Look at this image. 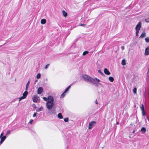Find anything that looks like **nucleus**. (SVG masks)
I'll use <instances>...</instances> for the list:
<instances>
[{"instance_id": "f257e3e1", "label": "nucleus", "mask_w": 149, "mask_h": 149, "mask_svg": "<svg viewBox=\"0 0 149 149\" xmlns=\"http://www.w3.org/2000/svg\"><path fill=\"white\" fill-rule=\"evenodd\" d=\"M48 100L47 102L46 105L47 108L48 109V113L50 114L54 113V110L52 109L54 104V98L53 97L49 96L48 97Z\"/></svg>"}, {"instance_id": "f03ea898", "label": "nucleus", "mask_w": 149, "mask_h": 149, "mask_svg": "<svg viewBox=\"0 0 149 149\" xmlns=\"http://www.w3.org/2000/svg\"><path fill=\"white\" fill-rule=\"evenodd\" d=\"M82 77L85 81L87 82L92 83L93 84H97V82H99L100 81V79L97 78L94 79L86 74L83 75Z\"/></svg>"}, {"instance_id": "7ed1b4c3", "label": "nucleus", "mask_w": 149, "mask_h": 149, "mask_svg": "<svg viewBox=\"0 0 149 149\" xmlns=\"http://www.w3.org/2000/svg\"><path fill=\"white\" fill-rule=\"evenodd\" d=\"M96 122L95 121H92L89 122L88 124V129L90 130L94 127L96 124Z\"/></svg>"}, {"instance_id": "20e7f679", "label": "nucleus", "mask_w": 149, "mask_h": 149, "mask_svg": "<svg viewBox=\"0 0 149 149\" xmlns=\"http://www.w3.org/2000/svg\"><path fill=\"white\" fill-rule=\"evenodd\" d=\"M3 134V132H2L0 136V138H1V140L0 142V144H2L6 138V136H4L2 137Z\"/></svg>"}, {"instance_id": "39448f33", "label": "nucleus", "mask_w": 149, "mask_h": 149, "mask_svg": "<svg viewBox=\"0 0 149 149\" xmlns=\"http://www.w3.org/2000/svg\"><path fill=\"white\" fill-rule=\"evenodd\" d=\"M141 22H139V23L136 25V30H138L139 31L141 27Z\"/></svg>"}, {"instance_id": "423d86ee", "label": "nucleus", "mask_w": 149, "mask_h": 149, "mask_svg": "<svg viewBox=\"0 0 149 149\" xmlns=\"http://www.w3.org/2000/svg\"><path fill=\"white\" fill-rule=\"evenodd\" d=\"M32 100L33 102H37V95H34L32 97Z\"/></svg>"}, {"instance_id": "0eeeda50", "label": "nucleus", "mask_w": 149, "mask_h": 149, "mask_svg": "<svg viewBox=\"0 0 149 149\" xmlns=\"http://www.w3.org/2000/svg\"><path fill=\"white\" fill-rule=\"evenodd\" d=\"M145 54L147 55L149 54V46L146 48L145 50Z\"/></svg>"}, {"instance_id": "6e6552de", "label": "nucleus", "mask_w": 149, "mask_h": 149, "mask_svg": "<svg viewBox=\"0 0 149 149\" xmlns=\"http://www.w3.org/2000/svg\"><path fill=\"white\" fill-rule=\"evenodd\" d=\"M43 91V88L41 87H39L38 88V94H41Z\"/></svg>"}, {"instance_id": "1a4fd4ad", "label": "nucleus", "mask_w": 149, "mask_h": 149, "mask_svg": "<svg viewBox=\"0 0 149 149\" xmlns=\"http://www.w3.org/2000/svg\"><path fill=\"white\" fill-rule=\"evenodd\" d=\"M104 72L105 74L108 75H109L110 74V72L107 68H105L104 69Z\"/></svg>"}, {"instance_id": "9d476101", "label": "nucleus", "mask_w": 149, "mask_h": 149, "mask_svg": "<svg viewBox=\"0 0 149 149\" xmlns=\"http://www.w3.org/2000/svg\"><path fill=\"white\" fill-rule=\"evenodd\" d=\"M30 82V80H29L28 81L27 84H26V88H25L26 91H27L28 90L29 86V85Z\"/></svg>"}, {"instance_id": "9b49d317", "label": "nucleus", "mask_w": 149, "mask_h": 149, "mask_svg": "<svg viewBox=\"0 0 149 149\" xmlns=\"http://www.w3.org/2000/svg\"><path fill=\"white\" fill-rule=\"evenodd\" d=\"M146 36V33L145 31H143L142 34H141L140 36V38H143L144 37H145Z\"/></svg>"}, {"instance_id": "f8f14e48", "label": "nucleus", "mask_w": 149, "mask_h": 149, "mask_svg": "<svg viewBox=\"0 0 149 149\" xmlns=\"http://www.w3.org/2000/svg\"><path fill=\"white\" fill-rule=\"evenodd\" d=\"M28 94V92L27 91H25L23 94V96L25 97L26 98V97H27V95Z\"/></svg>"}, {"instance_id": "ddd939ff", "label": "nucleus", "mask_w": 149, "mask_h": 149, "mask_svg": "<svg viewBox=\"0 0 149 149\" xmlns=\"http://www.w3.org/2000/svg\"><path fill=\"white\" fill-rule=\"evenodd\" d=\"M62 13L63 15V16L64 17H66L67 15V13L64 10H62Z\"/></svg>"}, {"instance_id": "4468645a", "label": "nucleus", "mask_w": 149, "mask_h": 149, "mask_svg": "<svg viewBox=\"0 0 149 149\" xmlns=\"http://www.w3.org/2000/svg\"><path fill=\"white\" fill-rule=\"evenodd\" d=\"M46 20L45 19H42L41 21V23L42 24H44L46 23Z\"/></svg>"}, {"instance_id": "2eb2a0df", "label": "nucleus", "mask_w": 149, "mask_h": 149, "mask_svg": "<svg viewBox=\"0 0 149 149\" xmlns=\"http://www.w3.org/2000/svg\"><path fill=\"white\" fill-rule=\"evenodd\" d=\"M58 117L60 119H62L63 116L61 113H59L58 115Z\"/></svg>"}, {"instance_id": "dca6fc26", "label": "nucleus", "mask_w": 149, "mask_h": 149, "mask_svg": "<svg viewBox=\"0 0 149 149\" xmlns=\"http://www.w3.org/2000/svg\"><path fill=\"white\" fill-rule=\"evenodd\" d=\"M72 84H71V85L69 86L68 88H67L64 91V93H67L69 90V89L70 88L71 86V85Z\"/></svg>"}, {"instance_id": "f3484780", "label": "nucleus", "mask_w": 149, "mask_h": 149, "mask_svg": "<svg viewBox=\"0 0 149 149\" xmlns=\"http://www.w3.org/2000/svg\"><path fill=\"white\" fill-rule=\"evenodd\" d=\"M109 79L111 82H113L114 80L113 78L111 77H109Z\"/></svg>"}, {"instance_id": "a211bd4d", "label": "nucleus", "mask_w": 149, "mask_h": 149, "mask_svg": "<svg viewBox=\"0 0 149 149\" xmlns=\"http://www.w3.org/2000/svg\"><path fill=\"white\" fill-rule=\"evenodd\" d=\"M142 111V114L143 116H145L146 115V113L144 111V109L143 110H141Z\"/></svg>"}, {"instance_id": "6ab92c4d", "label": "nucleus", "mask_w": 149, "mask_h": 149, "mask_svg": "<svg viewBox=\"0 0 149 149\" xmlns=\"http://www.w3.org/2000/svg\"><path fill=\"white\" fill-rule=\"evenodd\" d=\"M121 64L123 65H125L126 64L125 61V59H123L122 61Z\"/></svg>"}, {"instance_id": "aec40b11", "label": "nucleus", "mask_w": 149, "mask_h": 149, "mask_svg": "<svg viewBox=\"0 0 149 149\" xmlns=\"http://www.w3.org/2000/svg\"><path fill=\"white\" fill-rule=\"evenodd\" d=\"M65 93H64V92L61 95L60 97L61 98H63L64 97L65 95Z\"/></svg>"}, {"instance_id": "412c9836", "label": "nucleus", "mask_w": 149, "mask_h": 149, "mask_svg": "<svg viewBox=\"0 0 149 149\" xmlns=\"http://www.w3.org/2000/svg\"><path fill=\"white\" fill-rule=\"evenodd\" d=\"M25 98H26L25 97H24L23 96H22V97H19L18 98V99H19V102L20 101L24 99Z\"/></svg>"}, {"instance_id": "4be33fe9", "label": "nucleus", "mask_w": 149, "mask_h": 149, "mask_svg": "<svg viewBox=\"0 0 149 149\" xmlns=\"http://www.w3.org/2000/svg\"><path fill=\"white\" fill-rule=\"evenodd\" d=\"M146 129L145 127H142L141 128V131L142 132H143L144 133H145L146 131Z\"/></svg>"}, {"instance_id": "5701e85b", "label": "nucleus", "mask_w": 149, "mask_h": 149, "mask_svg": "<svg viewBox=\"0 0 149 149\" xmlns=\"http://www.w3.org/2000/svg\"><path fill=\"white\" fill-rule=\"evenodd\" d=\"M145 39L146 42H149V37H147Z\"/></svg>"}, {"instance_id": "b1692460", "label": "nucleus", "mask_w": 149, "mask_h": 149, "mask_svg": "<svg viewBox=\"0 0 149 149\" xmlns=\"http://www.w3.org/2000/svg\"><path fill=\"white\" fill-rule=\"evenodd\" d=\"M88 53V51H85L83 52V55L85 56L86 54H87Z\"/></svg>"}, {"instance_id": "393cba45", "label": "nucleus", "mask_w": 149, "mask_h": 149, "mask_svg": "<svg viewBox=\"0 0 149 149\" xmlns=\"http://www.w3.org/2000/svg\"><path fill=\"white\" fill-rule=\"evenodd\" d=\"M137 89L136 88H134L133 89V92L134 94L136 93Z\"/></svg>"}, {"instance_id": "a878e982", "label": "nucleus", "mask_w": 149, "mask_h": 149, "mask_svg": "<svg viewBox=\"0 0 149 149\" xmlns=\"http://www.w3.org/2000/svg\"><path fill=\"white\" fill-rule=\"evenodd\" d=\"M141 110H143L144 109V107L143 104L141 105Z\"/></svg>"}, {"instance_id": "bb28decb", "label": "nucleus", "mask_w": 149, "mask_h": 149, "mask_svg": "<svg viewBox=\"0 0 149 149\" xmlns=\"http://www.w3.org/2000/svg\"><path fill=\"white\" fill-rule=\"evenodd\" d=\"M98 72L99 73L101 74L102 75H104V74L100 70H98Z\"/></svg>"}, {"instance_id": "cd10ccee", "label": "nucleus", "mask_w": 149, "mask_h": 149, "mask_svg": "<svg viewBox=\"0 0 149 149\" xmlns=\"http://www.w3.org/2000/svg\"><path fill=\"white\" fill-rule=\"evenodd\" d=\"M64 121L65 122H67L68 121V118H65V119H64Z\"/></svg>"}, {"instance_id": "c85d7f7f", "label": "nucleus", "mask_w": 149, "mask_h": 149, "mask_svg": "<svg viewBox=\"0 0 149 149\" xmlns=\"http://www.w3.org/2000/svg\"><path fill=\"white\" fill-rule=\"evenodd\" d=\"M10 131L9 130L7 131V133L6 134V136H7L10 133Z\"/></svg>"}, {"instance_id": "c756f323", "label": "nucleus", "mask_w": 149, "mask_h": 149, "mask_svg": "<svg viewBox=\"0 0 149 149\" xmlns=\"http://www.w3.org/2000/svg\"><path fill=\"white\" fill-rule=\"evenodd\" d=\"M43 99L45 101H47L48 100V98H46V97H43Z\"/></svg>"}, {"instance_id": "7c9ffc66", "label": "nucleus", "mask_w": 149, "mask_h": 149, "mask_svg": "<svg viewBox=\"0 0 149 149\" xmlns=\"http://www.w3.org/2000/svg\"><path fill=\"white\" fill-rule=\"evenodd\" d=\"M33 120H32V119H31V120L29 123V124H31L32 123H33Z\"/></svg>"}, {"instance_id": "2f4dec72", "label": "nucleus", "mask_w": 149, "mask_h": 149, "mask_svg": "<svg viewBox=\"0 0 149 149\" xmlns=\"http://www.w3.org/2000/svg\"><path fill=\"white\" fill-rule=\"evenodd\" d=\"M49 64H47L45 67V69H47V68H48V67L49 66Z\"/></svg>"}, {"instance_id": "473e14b6", "label": "nucleus", "mask_w": 149, "mask_h": 149, "mask_svg": "<svg viewBox=\"0 0 149 149\" xmlns=\"http://www.w3.org/2000/svg\"><path fill=\"white\" fill-rule=\"evenodd\" d=\"M32 106L34 108H36V105L35 104H32Z\"/></svg>"}, {"instance_id": "72a5a7b5", "label": "nucleus", "mask_w": 149, "mask_h": 149, "mask_svg": "<svg viewBox=\"0 0 149 149\" xmlns=\"http://www.w3.org/2000/svg\"><path fill=\"white\" fill-rule=\"evenodd\" d=\"M40 73L38 74V79L40 77Z\"/></svg>"}, {"instance_id": "f704fd0d", "label": "nucleus", "mask_w": 149, "mask_h": 149, "mask_svg": "<svg viewBox=\"0 0 149 149\" xmlns=\"http://www.w3.org/2000/svg\"><path fill=\"white\" fill-rule=\"evenodd\" d=\"M36 114H37L36 113H35L33 115V117H36Z\"/></svg>"}, {"instance_id": "c9c22d12", "label": "nucleus", "mask_w": 149, "mask_h": 149, "mask_svg": "<svg viewBox=\"0 0 149 149\" xmlns=\"http://www.w3.org/2000/svg\"><path fill=\"white\" fill-rule=\"evenodd\" d=\"M121 48L123 50L125 49L124 47L123 46H121Z\"/></svg>"}, {"instance_id": "e433bc0d", "label": "nucleus", "mask_w": 149, "mask_h": 149, "mask_svg": "<svg viewBox=\"0 0 149 149\" xmlns=\"http://www.w3.org/2000/svg\"><path fill=\"white\" fill-rule=\"evenodd\" d=\"M136 30V33H139V31L138 30Z\"/></svg>"}, {"instance_id": "4c0bfd02", "label": "nucleus", "mask_w": 149, "mask_h": 149, "mask_svg": "<svg viewBox=\"0 0 149 149\" xmlns=\"http://www.w3.org/2000/svg\"><path fill=\"white\" fill-rule=\"evenodd\" d=\"M80 25L81 26H85V25L84 24H81Z\"/></svg>"}, {"instance_id": "58836bf2", "label": "nucleus", "mask_w": 149, "mask_h": 149, "mask_svg": "<svg viewBox=\"0 0 149 149\" xmlns=\"http://www.w3.org/2000/svg\"><path fill=\"white\" fill-rule=\"evenodd\" d=\"M95 103H96V104H98L97 102V100H96L95 101Z\"/></svg>"}, {"instance_id": "ea45409f", "label": "nucleus", "mask_w": 149, "mask_h": 149, "mask_svg": "<svg viewBox=\"0 0 149 149\" xmlns=\"http://www.w3.org/2000/svg\"><path fill=\"white\" fill-rule=\"evenodd\" d=\"M145 21L147 22H149V21H147V19H145Z\"/></svg>"}, {"instance_id": "a19ab883", "label": "nucleus", "mask_w": 149, "mask_h": 149, "mask_svg": "<svg viewBox=\"0 0 149 149\" xmlns=\"http://www.w3.org/2000/svg\"><path fill=\"white\" fill-rule=\"evenodd\" d=\"M136 36H138V33H136Z\"/></svg>"}, {"instance_id": "79ce46f5", "label": "nucleus", "mask_w": 149, "mask_h": 149, "mask_svg": "<svg viewBox=\"0 0 149 149\" xmlns=\"http://www.w3.org/2000/svg\"><path fill=\"white\" fill-rule=\"evenodd\" d=\"M37 81V80H36L35 81V84L36 83V82Z\"/></svg>"}, {"instance_id": "37998d69", "label": "nucleus", "mask_w": 149, "mask_h": 149, "mask_svg": "<svg viewBox=\"0 0 149 149\" xmlns=\"http://www.w3.org/2000/svg\"><path fill=\"white\" fill-rule=\"evenodd\" d=\"M134 132H135V131L134 130H133V132H132V133H134Z\"/></svg>"}, {"instance_id": "c03bdc74", "label": "nucleus", "mask_w": 149, "mask_h": 149, "mask_svg": "<svg viewBox=\"0 0 149 149\" xmlns=\"http://www.w3.org/2000/svg\"><path fill=\"white\" fill-rule=\"evenodd\" d=\"M38 110H39V111H41V110H40V109H38Z\"/></svg>"}, {"instance_id": "a18cd8bd", "label": "nucleus", "mask_w": 149, "mask_h": 149, "mask_svg": "<svg viewBox=\"0 0 149 149\" xmlns=\"http://www.w3.org/2000/svg\"><path fill=\"white\" fill-rule=\"evenodd\" d=\"M36 77L37 78V75L36 76Z\"/></svg>"}]
</instances>
